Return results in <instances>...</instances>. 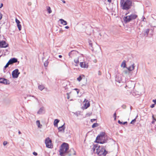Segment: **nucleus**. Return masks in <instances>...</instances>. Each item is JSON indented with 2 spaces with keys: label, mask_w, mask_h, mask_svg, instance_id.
Wrapping results in <instances>:
<instances>
[{
  "label": "nucleus",
  "mask_w": 156,
  "mask_h": 156,
  "mask_svg": "<svg viewBox=\"0 0 156 156\" xmlns=\"http://www.w3.org/2000/svg\"><path fill=\"white\" fill-rule=\"evenodd\" d=\"M89 44L90 46H92V44L91 41H89Z\"/></svg>",
  "instance_id": "obj_42"
},
{
  "label": "nucleus",
  "mask_w": 156,
  "mask_h": 156,
  "mask_svg": "<svg viewBox=\"0 0 156 156\" xmlns=\"http://www.w3.org/2000/svg\"><path fill=\"white\" fill-rule=\"evenodd\" d=\"M107 140V137L105 135V133L102 132L97 136L96 142L98 143L103 144L106 142Z\"/></svg>",
  "instance_id": "obj_2"
},
{
  "label": "nucleus",
  "mask_w": 156,
  "mask_h": 156,
  "mask_svg": "<svg viewBox=\"0 0 156 156\" xmlns=\"http://www.w3.org/2000/svg\"><path fill=\"white\" fill-rule=\"evenodd\" d=\"M17 27L19 30H21L22 28V24L23 23V22H21L19 20H16Z\"/></svg>",
  "instance_id": "obj_11"
},
{
  "label": "nucleus",
  "mask_w": 156,
  "mask_h": 156,
  "mask_svg": "<svg viewBox=\"0 0 156 156\" xmlns=\"http://www.w3.org/2000/svg\"><path fill=\"white\" fill-rule=\"evenodd\" d=\"M98 147L96 146H94L92 148V149H93V151H95L96 149V148H98Z\"/></svg>",
  "instance_id": "obj_34"
},
{
  "label": "nucleus",
  "mask_w": 156,
  "mask_h": 156,
  "mask_svg": "<svg viewBox=\"0 0 156 156\" xmlns=\"http://www.w3.org/2000/svg\"><path fill=\"white\" fill-rule=\"evenodd\" d=\"M9 65H10V64H9V62H7V63L6 64V65L4 67L5 68H6Z\"/></svg>",
  "instance_id": "obj_35"
},
{
  "label": "nucleus",
  "mask_w": 156,
  "mask_h": 156,
  "mask_svg": "<svg viewBox=\"0 0 156 156\" xmlns=\"http://www.w3.org/2000/svg\"><path fill=\"white\" fill-rule=\"evenodd\" d=\"M114 117L115 120L116 119V114L115 113L114 114Z\"/></svg>",
  "instance_id": "obj_39"
},
{
  "label": "nucleus",
  "mask_w": 156,
  "mask_h": 156,
  "mask_svg": "<svg viewBox=\"0 0 156 156\" xmlns=\"http://www.w3.org/2000/svg\"><path fill=\"white\" fill-rule=\"evenodd\" d=\"M136 118L134 119L130 123L131 124H134V123L136 122Z\"/></svg>",
  "instance_id": "obj_33"
},
{
  "label": "nucleus",
  "mask_w": 156,
  "mask_h": 156,
  "mask_svg": "<svg viewBox=\"0 0 156 156\" xmlns=\"http://www.w3.org/2000/svg\"><path fill=\"white\" fill-rule=\"evenodd\" d=\"M2 15L1 13H0V20H1L2 19Z\"/></svg>",
  "instance_id": "obj_45"
},
{
  "label": "nucleus",
  "mask_w": 156,
  "mask_h": 156,
  "mask_svg": "<svg viewBox=\"0 0 156 156\" xmlns=\"http://www.w3.org/2000/svg\"><path fill=\"white\" fill-rule=\"evenodd\" d=\"M149 29H147L144 32V35L145 36H147L148 33H149Z\"/></svg>",
  "instance_id": "obj_27"
},
{
  "label": "nucleus",
  "mask_w": 156,
  "mask_h": 156,
  "mask_svg": "<svg viewBox=\"0 0 156 156\" xmlns=\"http://www.w3.org/2000/svg\"><path fill=\"white\" fill-rule=\"evenodd\" d=\"M0 83L5 84H9V80L3 78H0Z\"/></svg>",
  "instance_id": "obj_12"
},
{
  "label": "nucleus",
  "mask_w": 156,
  "mask_h": 156,
  "mask_svg": "<svg viewBox=\"0 0 156 156\" xmlns=\"http://www.w3.org/2000/svg\"><path fill=\"white\" fill-rule=\"evenodd\" d=\"M130 20H123V21H122V22L123 23V25L124 26V23H126L128 22H129Z\"/></svg>",
  "instance_id": "obj_30"
},
{
  "label": "nucleus",
  "mask_w": 156,
  "mask_h": 156,
  "mask_svg": "<svg viewBox=\"0 0 156 156\" xmlns=\"http://www.w3.org/2000/svg\"><path fill=\"white\" fill-rule=\"evenodd\" d=\"M101 71H98V75H101Z\"/></svg>",
  "instance_id": "obj_44"
},
{
  "label": "nucleus",
  "mask_w": 156,
  "mask_h": 156,
  "mask_svg": "<svg viewBox=\"0 0 156 156\" xmlns=\"http://www.w3.org/2000/svg\"><path fill=\"white\" fill-rule=\"evenodd\" d=\"M3 6V4L2 3L0 4V8H2V7Z\"/></svg>",
  "instance_id": "obj_47"
},
{
  "label": "nucleus",
  "mask_w": 156,
  "mask_h": 156,
  "mask_svg": "<svg viewBox=\"0 0 156 156\" xmlns=\"http://www.w3.org/2000/svg\"><path fill=\"white\" fill-rule=\"evenodd\" d=\"M118 122L120 124H123V125H124V124H127V122H124L122 123V122H121L120 120H119L118 121Z\"/></svg>",
  "instance_id": "obj_32"
},
{
  "label": "nucleus",
  "mask_w": 156,
  "mask_h": 156,
  "mask_svg": "<svg viewBox=\"0 0 156 156\" xmlns=\"http://www.w3.org/2000/svg\"><path fill=\"white\" fill-rule=\"evenodd\" d=\"M69 28V27L68 26H66L65 27V28L66 29H68Z\"/></svg>",
  "instance_id": "obj_50"
},
{
  "label": "nucleus",
  "mask_w": 156,
  "mask_h": 156,
  "mask_svg": "<svg viewBox=\"0 0 156 156\" xmlns=\"http://www.w3.org/2000/svg\"><path fill=\"white\" fill-rule=\"evenodd\" d=\"M74 90H76L77 94H78L79 92V90L77 89H75Z\"/></svg>",
  "instance_id": "obj_38"
},
{
  "label": "nucleus",
  "mask_w": 156,
  "mask_h": 156,
  "mask_svg": "<svg viewBox=\"0 0 156 156\" xmlns=\"http://www.w3.org/2000/svg\"><path fill=\"white\" fill-rule=\"evenodd\" d=\"M8 44L5 41L0 42V48H6L8 47Z\"/></svg>",
  "instance_id": "obj_13"
},
{
  "label": "nucleus",
  "mask_w": 156,
  "mask_h": 156,
  "mask_svg": "<svg viewBox=\"0 0 156 156\" xmlns=\"http://www.w3.org/2000/svg\"><path fill=\"white\" fill-rule=\"evenodd\" d=\"M154 107V104H152L150 106L151 108H153Z\"/></svg>",
  "instance_id": "obj_46"
},
{
  "label": "nucleus",
  "mask_w": 156,
  "mask_h": 156,
  "mask_svg": "<svg viewBox=\"0 0 156 156\" xmlns=\"http://www.w3.org/2000/svg\"><path fill=\"white\" fill-rule=\"evenodd\" d=\"M45 143L47 147L51 148L52 146L51 140L48 137L46 139Z\"/></svg>",
  "instance_id": "obj_6"
},
{
  "label": "nucleus",
  "mask_w": 156,
  "mask_h": 156,
  "mask_svg": "<svg viewBox=\"0 0 156 156\" xmlns=\"http://www.w3.org/2000/svg\"><path fill=\"white\" fill-rule=\"evenodd\" d=\"M20 73L19 72L18 69H16L14 70L12 72V76L13 78H16L18 77Z\"/></svg>",
  "instance_id": "obj_5"
},
{
  "label": "nucleus",
  "mask_w": 156,
  "mask_h": 156,
  "mask_svg": "<svg viewBox=\"0 0 156 156\" xmlns=\"http://www.w3.org/2000/svg\"><path fill=\"white\" fill-rule=\"evenodd\" d=\"M47 10L48 13L49 14L51 13L52 12L51 8L49 6H48L47 7Z\"/></svg>",
  "instance_id": "obj_25"
},
{
  "label": "nucleus",
  "mask_w": 156,
  "mask_h": 156,
  "mask_svg": "<svg viewBox=\"0 0 156 156\" xmlns=\"http://www.w3.org/2000/svg\"><path fill=\"white\" fill-rule=\"evenodd\" d=\"M120 4L122 9L128 10L130 9L132 6V2L131 0H121Z\"/></svg>",
  "instance_id": "obj_1"
},
{
  "label": "nucleus",
  "mask_w": 156,
  "mask_h": 156,
  "mask_svg": "<svg viewBox=\"0 0 156 156\" xmlns=\"http://www.w3.org/2000/svg\"><path fill=\"white\" fill-rule=\"evenodd\" d=\"M15 20H17V19L16 18Z\"/></svg>",
  "instance_id": "obj_58"
},
{
  "label": "nucleus",
  "mask_w": 156,
  "mask_h": 156,
  "mask_svg": "<svg viewBox=\"0 0 156 156\" xmlns=\"http://www.w3.org/2000/svg\"><path fill=\"white\" fill-rule=\"evenodd\" d=\"M152 119L154 120L155 121H156V119L154 118L153 115H152Z\"/></svg>",
  "instance_id": "obj_43"
},
{
  "label": "nucleus",
  "mask_w": 156,
  "mask_h": 156,
  "mask_svg": "<svg viewBox=\"0 0 156 156\" xmlns=\"http://www.w3.org/2000/svg\"><path fill=\"white\" fill-rule=\"evenodd\" d=\"M96 119H91V122H93L94 121H95Z\"/></svg>",
  "instance_id": "obj_41"
},
{
  "label": "nucleus",
  "mask_w": 156,
  "mask_h": 156,
  "mask_svg": "<svg viewBox=\"0 0 156 156\" xmlns=\"http://www.w3.org/2000/svg\"><path fill=\"white\" fill-rule=\"evenodd\" d=\"M80 66L83 68L87 69L88 67V63L87 61H83L80 63Z\"/></svg>",
  "instance_id": "obj_9"
},
{
  "label": "nucleus",
  "mask_w": 156,
  "mask_h": 156,
  "mask_svg": "<svg viewBox=\"0 0 156 156\" xmlns=\"http://www.w3.org/2000/svg\"><path fill=\"white\" fill-rule=\"evenodd\" d=\"M73 91H71L69 93H67V98L68 99H69L70 97V94H71L73 93Z\"/></svg>",
  "instance_id": "obj_28"
},
{
  "label": "nucleus",
  "mask_w": 156,
  "mask_h": 156,
  "mask_svg": "<svg viewBox=\"0 0 156 156\" xmlns=\"http://www.w3.org/2000/svg\"><path fill=\"white\" fill-rule=\"evenodd\" d=\"M58 23L59 26H61L60 24H62L63 25H65L67 24V22L65 20H59L58 21Z\"/></svg>",
  "instance_id": "obj_15"
},
{
  "label": "nucleus",
  "mask_w": 156,
  "mask_h": 156,
  "mask_svg": "<svg viewBox=\"0 0 156 156\" xmlns=\"http://www.w3.org/2000/svg\"><path fill=\"white\" fill-rule=\"evenodd\" d=\"M59 120L58 119H55L54 122V125L57 127L58 126V123L59 122Z\"/></svg>",
  "instance_id": "obj_23"
},
{
  "label": "nucleus",
  "mask_w": 156,
  "mask_h": 156,
  "mask_svg": "<svg viewBox=\"0 0 156 156\" xmlns=\"http://www.w3.org/2000/svg\"><path fill=\"white\" fill-rule=\"evenodd\" d=\"M65 127L64 126V124L62 126H61L59 127L58 129V131L59 132H61L62 133H64L65 132Z\"/></svg>",
  "instance_id": "obj_14"
},
{
  "label": "nucleus",
  "mask_w": 156,
  "mask_h": 156,
  "mask_svg": "<svg viewBox=\"0 0 156 156\" xmlns=\"http://www.w3.org/2000/svg\"><path fill=\"white\" fill-rule=\"evenodd\" d=\"M122 80V78L121 76L119 74H117L115 77V80L119 83H120Z\"/></svg>",
  "instance_id": "obj_17"
},
{
  "label": "nucleus",
  "mask_w": 156,
  "mask_h": 156,
  "mask_svg": "<svg viewBox=\"0 0 156 156\" xmlns=\"http://www.w3.org/2000/svg\"><path fill=\"white\" fill-rule=\"evenodd\" d=\"M132 83L131 82H129V83H128V85L127 86H128V87H129V88H131L132 87H134V84H132V85L131 86V87H129V84H130V83Z\"/></svg>",
  "instance_id": "obj_29"
},
{
  "label": "nucleus",
  "mask_w": 156,
  "mask_h": 156,
  "mask_svg": "<svg viewBox=\"0 0 156 156\" xmlns=\"http://www.w3.org/2000/svg\"><path fill=\"white\" fill-rule=\"evenodd\" d=\"M142 20H144V19H145V18L143 16H142Z\"/></svg>",
  "instance_id": "obj_53"
},
{
  "label": "nucleus",
  "mask_w": 156,
  "mask_h": 156,
  "mask_svg": "<svg viewBox=\"0 0 156 156\" xmlns=\"http://www.w3.org/2000/svg\"><path fill=\"white\" fill-rule=\"evenodd\" d=\"M44 87V86L43 85H39L38 86V89L41 91L42 90Z\"/></svg>",
  "instance_id": "obj_21"
},
{
  "label": "nucleus",
  "mask_w": 156,
  "mask_h": 156,
  "mask_svg": "<svg viewBox=\"0 0 156 156\" xmlns=\"http://www.w3.org/2000/svg\"><path fill=\"white\" fill-rule=\"evenodd\" d=\"M74 61L75 62V64H74V65L75 66H77V64L79 63V60L78 58H77L76 59H74Z\"/></svg>",
  "instance_id": "obj_24"
},
{
  "label": "nucleus",
  "mask_w": 156,
  "mask_h": 156,
  "mask_svg": "<svg viewBox=\"0 0 156 156\" xmlns=\"http://www.w3.org/2000/svg\"><path fill=\"white\" fill-rule=\"evenodd\" d=\"M125 73H127V71H125Z\"/></svg>",
  "instance_id": "obj_56"
},
{
  "label": "nucleus",
  "mask_w": 156,
  "mask_h": 156,
  "mask_svg": "<svg viewBox=\"0 0 156 156\" xmlns=\"http://www.w3.org/2000/svg\"><path fill=\"white\" fill-rule=\"evenodd\" d=\"M98 126V124L97 123H94L92 126V127L93 128H95Z\"/></svg>",
  "instance_id": "obj_31"
},
{
  "label": "nucleus",
  "mask_w": 156,
  "mask_h": 156,
  "mask_svg": "<svg viewBox=\"0 0 156 156\" xmlns=\"http://www.w3.org/2000/svg\"><path fill=\"white\" fill-rule=\"evenodd\" d=\"M28 4L29 5H30L31 4V3L30 2H29L28 3Z\"/></svg>",
  "instance_id": "obj_49"
},
{
  "label": "nucleus",
  "mask_w": 156,
  "mask_h": 156,
  "mask_svg": "<svg viewBox=\"0 0 156 156\" xmlns=\"http://www.w3.org/2000/svg\"><path fill=\"white\" fill-rule=\"evenodd\" d=\"M126 62L125 61H123L121 64V67L123 68L126 67Z\"/></svg>",
  "instance_id": "obj_26"
},
{
  "label": "nucleus",
  "mask_w": 156,
  "mask_h": 156,
  "mask_svg": "<svg viewBox=\"0 0 156 156\" xmlns=\"http://www.w3.org/2000/svg\"><path fill=\"white\" fill-rule=\"evenodd\" d=\"M59 20H63V19H59Z\"/></svg>",
  "instance_id": "obj_57"
},
{
  "label": "nucleus",
  "mask_w": 156,
  "mask_h": 156,
  "mask_svg": "<svg viewBox=\"0 0 156 156\" xmlns=\"http://www.w3.org/2000/svg\"><path fill=\"white\" fill-rule=\"evenodd\" d=\"M107 0L109 2H111V0Z\"/></svg>",
  "instance_id": "obj_55"
},
{
  "label": "nucleus",
  "mask_w": 156,
  "mask_h": 156,
  "mask_svg": "<svg viewBox=\"0 0 156 156\" xmlns=\"http://www.w3.org/2000/svg\"><path fill=\"white\" fill-rule=\"evenodd\" d=\"M33 154L35 156H37V153L35 152H33Z\"/></svg>",
  "instance_id": "obj_40"
},
{
  "label": "nucleus",
  "mask_w": 156,
  "mask_h": 156,
  "mask_svg": "<svg viewBox=\"0 0 156 156\" xmlns=\"http://www.w3.org/2000/svg\"><path fill=\"white\" fill-rule=\"evenodd\" d=\"M78 54V52L75 50L71 51L69 53V55L71 58L76 57Z\"/></svg>",
  "instance_id": "obj_8"
},
{
  "label": "nucleus",
  "mask_w": 156,
  "mask_h": 156,
  "mask_svg": "<svg viewBox=\"0 0 156 156\" xmlns=\"http://www.w3.org/2000/svg\"><path fill=\"white\" fill-rule=\"evenodd\" d=\"M69 148L68 144L66 143H63L61 145L59 150L60 155L61 156H64L65 154L67 153Z\"/></svg>",
  "instance_id": "obj_3"
},
{
  "label": "nucleus",
  "mask_w": 156,
  "mask_h": 156,
  "mask_svg": "<svg viewBox=\"0 0 156 156\" xmlns=\"http://www.w3.org/2000/svg\"><path fill=\"white\" fill-rule=\"evenodd\" d=\"M83 109H86L90 106V103L89 101L86 99H85L83 102Z\"/></svg>",
  "instance_id": "obj_10"
},
{
  "label": "nucleus",
  "mask_w": 156,
  "mask_h": 156,
  "mask_svg": "<svg viewBox=\"0 0 156 156\" xmlns=\"http://www.w3.org/2000/svg\"><path fill=\"white\" fill-rule=\"evenodd\" d=\"M135 67V65L134 63H133L131 66L128 67L127 69L129 71H131L133 70Z\"/></svg>",
  "instance_id": "obj_18"
},
{
  "label": "nucleus",
  "mask_w": 156,
  "mask_h": 156,
  "mask_svg": "<svg viewBox=\"0 0 156 156\" xmlns=\"http://www.w3.org/2000/svg\"><path fill=\"white\" fill-rule=\"evenodd\" d=\"M155 121L154 120H153V121H152V122H152V124H154V122H155Z\"/></svg>",
  "instance_id": "obj_52"
},
{
  "label": "nucleus",
  "mask_w": 156,
  "mask_h": 156,
  "mask_svg": "<svg viewBox=\"0 0 156 156\" xmlns=\"http://www.w3.org/2000/svg\"><path fill=\"white\" fill-rule=\"evenodd\" d=\"M62 56L61 55H59L58 56V57L59 58H61L62 57Z\"/></svg>",
  "instance_id": "obj_51"
},
{
  "label": "nucleus",
  "mask_w": 156,
  "mask_h": 156,
  "mask_svg": "<svg viewBox=\"0 0 156 156\" xmlns=\"http://www.w3.org/2000/svg\"><path fill=\"white\" fill-rule=\"evenodd\" d=\"M44 111V107H41L37 111V113L40 115L42 114L43 112Z\"/></svg>",
  "instance_id": "obj_19"
},
{
  "label": "nucleus",
  "mask_w": 156,
  "mask_h": 156,
  "mask_svg": "<svg viewBox=\"0 0 156 156\" xmlns=\"http://www.w3.org/2000/svg\"><path fill=\"white\" fill-rule=\"evenodd\" d=\"M96 153L100 156H105L107 154V152L105 149L101 146H99L96 148Z\"/></svg>",
  "instance_id": "obj_4"
},
{
  "label": "nucleus",
  "mask_w": 156,
  "mask_h": 156,
  "mask_svg": "<svg viewBox=\"0 0 156 156\" xmlns=\"http://www.w3.org/2000/svg\"><path fill=\"white\" fill-rule=\"evenodd\" d=\"M18 133H19V134H21V132H20V131H19V132H18Z\"/></svg>",
  "instance_id": "obj_54"
},
{
  "label": "nucleus",
  "mask_w": 156,
  "mask_h": 156,
  "mask_svg": "<svg viewBox=\"0 0 156 156\" xmlns=\"http://www.w3.org/2000/svg\"><path fill=\"white\" fill-rule=\"evenodd\" d=\"M36 124L38 128H42V125L40 124V121L37 120L36 122Z\"/></svg>",
  "instance_id": "obj_20"
},
{
  "label": "nucleus",
  "mask_w": 156,
  "mask_h": 156,
  "mask_svg": "<svg viewBox=\"0 0 156 156\" xmlns=\"http://www.w3.org/2000/svg\"><path fill=\"white\" fill-rule=\"evenodd\" d=\"M137 16L135 14H132L129 16L124 17L123 20H134L137 18Z\"/></svg>",
  "instance_id": "obj_7"
},
{
  "label": "nucleus",
  "mask_w": 156,
  "mask_h": 156,
  "mask_svg": "<svg viewBox=\"0 0 156 156\" xmlns=\"http://www.w3.org/2000/svg\"><path fill=\"white\" fill-rule=\"evenodd\" d=\"M84 78V76L82 75L78 77L77 78V80L79 81L80 82L82 79Z\"/></svg>",
  "instance_id": "obj_22"
},
{
  "label": "nucleus",
  "mask_w": 156,
  "mask_h": 156,
  "mask_svg": "<svg viewBox=\"0 0 156 156\" xmlns=\"http://www.w3.org/2000/svg\"><path fill=\"white\" fill-rule=\"evenodd\" d=\"M153 102H154L155 104H156V100H153Z\"/></svg>",
  "instance_id": "obj_48"
},
{
  "label": "nucleus",
  "mask_w": 156,
  "mask_h": 156,
  "mask_svg": "<svg viewBox=\"0 0 156 156\" xmlns=\"http://www.w3.org/2000/svg\"><path fill=\"white\" fill-rule=\"evenodd\" d=\"M17 62V60L15 58H13L10 59L8 61L10 64H12L13 63H16Z\"/></svg>",
  "instance_id": "obj_16"
},
{
  "label": "nucleus",
  "mask_w": 156,
  "mask_h": 156,
  "mask_svg": "<svg viewBox=\"0 0 156 156\" xmlns=\"http://www.w3.org/2000/svg\"><path fill=\"white\" fill-rule=\"evenodd\" d=\"M8 142L6 141H4L3 142V144L4 146H5L7 144Z\"/></svg>",
  "instance_id": "obj_36"
},
{
  "label": "nucleus",
  "mask_w": 156,
  "mask_h": 156,
  "mask_svg": "<svg viewBox=\"0 0 156 156\" xmlns=\"http://www.w3.org/2000/svg\"><path fill=\"white\" fill-rule=\"evenodd\" d=\"M48 63H47V61L46 62H44V66H45L46 67L47 66H48Z\"/></svg>",
  "instance_id": "obj_37"
}]
</instances>
